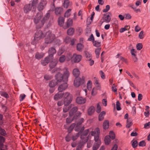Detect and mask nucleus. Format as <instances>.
<instances>
[{
    "label": "nucleus",
    "instance_id": "1",
    "mask_svg": "<svg viewBox=\"0 0 150 150\" xmlns=\"http://www.w3.org/2000/svg\"><path fill=\"white\" fill-rule=\"evenodd\" d=\"M55 71L58 72L55 76L57 81L60 82L63 81L64 82L60 85L58 88V91L62 92L66 89L68 87V86L67 82L68 81L70 73L68 69L66 67L64 68L62 70L63 73V75L59 72L61 71L59 68L54 69V70L52 71V73L55 72Z\"/></svg>",
    "mask_w": 150,
    "mask_h": 150
},
{
    "label": "nucleus",
    "instance_id": "2",
    "mask_svg": "<svg viewBox=\"0 0 150 150\" xmlns=\"http://www.w3.org/2000/svg\"><path fill=\"white\" fill-rule=\"evenodd\" d=\"M100 133V130L99 128L96 127L95 129L93 127L84 130L81 135L80 138L83 139L85 138L84 142H86L88 139L91 138V137L90 136V134L91 136H94V140L95 138L99 139Z\"/></svg>",
    "mask_w": 150,
    "mask_h": 150
},
{
    "label": "nucleus",
    "instance_id": "3",
    "mask_svg": "<svg viewBox=\"0 0 150 150\" xmlns=\"http://www.w3.org/2000/svg\"><path fill=\"white\" fill-rule=\"evenodd\" d=\"M50 13H47L46 14V17L44 18H42V15L41 13H38L35 16L34 19V22L35 24H38L39 28H40L43 25L45 20H47L50 16Z\"/></svg>",
    "mask_w": 150,
    "mask_h": 150
},
{
    "label": "nucleus",
    "instance_id": "4",
    "mask_svg": "<svg viewBox=\"0 0 150 150\" xmlns=\"http://www.w3.org/2000/svg\"><path fill=\"white\" fill-rule=\"evenodd\" d=\"M65 98L64 103V106L63 109V111L66 112L68 111L70 108L68 105L70 104L72 100V96L69 93H66L64 95Z\"/></svg>",
    "mask_w": 150,
    "mask_h": 150
},
{
    "label": "nucleus",
    "instance_id": "5",
    "mask_svg": "<svg viewBox=\"0 0 150 150\" xmlns=\"http://www.w3.org/2000/svg\"><path fill=\"white\" fill-rule=\"evenodd\" d=\"M77 108L76 107H74L71 109L69 112V116L66 120L67 123H70L75 118V114L77 110Z\"/></svg>",
    "mask_w": 150,
    "mask_h": 150
},
{
    "label": "nucleus",
    "instance_id": "6",
    "mask_svg": "<svg viewBox=\"0 0 150 150\" xmlns=\"http://www.w3.org/2000/svg\"><path fill=\"white\" fill-rule=\"evenodd\" d=\"M45 37V43L47 44L51 43L55 38L54 35L50 31L46 33Z\"/></svg>",
    "mask_w": 150,
    "mask_h": 150
},
{
    "label": "nucleus",
    "instance_id": "7",
    "mask_svg": "<svg viewBox=\"0 0 150 150\" xmlns=\"http://www.w3.org/2000/svg\"><path fill=\"white\" fill-rule=\"evenodd\" d=\"M44 37V36L41 31H39L38 32H36L35 34L34 40V42H35V43H34L33 44L36 43L38 41Z\"/></svg>",
    "mask_w": 150,
    "mask_h": 150
},
{
    "label": "nucleus",
    "instance_id": "8",
    "mask_svg": "<svg viewBox=\"0 0 150 150\" xmlns=\"http://www.w3.org/2000/svg\"><path fill=\"white\" fill-rule=\"evenodd\" d=\"M82 58V57L81 55L74 54L72 56V62L78 63L81 61Z\"/></svg>",
    "mask_w": 150,
    "mask_h": 150
},
{
    "label": "nucleus",
    "instance_id": "9",
    "mask_svg": "<svg viewBox=\"0 0 150 150\" xmlns=\"http://www.w3.org/2000/svg\"><path fill=\"white\" fill-rule=\"evenodd\" d=\"M111 14V13L110 12H108L104 14L102 18V19L103 21H102V23H103L104 22H105L106 23H109L111 19L110 16Z\"/></svg>",
    "mask_w": 150,
    "mask_h": 150
},
{
    "label": "nucleus",
    "instance_id": "10",
    "mask_svg": "<svg viewBox=\"0 0 150 150\" xmlns=\"http://www.w3.org/2000/svg\"><path fill=\"white\" fill-rule=\"evenodd\" d=\"M94 140L95 142L92 147L93 150H97L101 144V140L96 138H95Z\"/></svg>",
    "mask_w": 150,
    "mask_h": 150
},
{
    "label": "nucleus",
    "instance_id": "11",
    "mask_svg": "<svg viewBox=\"0 0 150 150\" xmlns=\"http://www.w3.org/2000/svg\"><path fill=\"white\" fill-rule=\"evenodd\" d=\"M61 92L59 91L57 94H55L54 97V99L56 100H57L63 97L64 98V101L65 98L64 97V96L65 94L67 93H61Z\"/></svg>",
    "mask_w": 150,
    "mask_h": 150
},
{
    "label": "nucleus",
    "instance_id": "12",
    "mask_svg": "<svg viewBox=\"0 0 150 150\" xmlns=\"http://www.w3.org/2000/svg\"><path fill=\"white\" fill-rule=\"evenodd\" d=\"M46 4L47 1L45 0H42L38 7L39 11H40L43 10L46 6Z\"/></svg>",
    "mask_w": 150,
    "mask_h": 150
},
{
    "label": "nucleus",
    "instance_id": "13",
    "mask_svg": "<svg viewBox=\"0 0 150 150\" xmlns=\"http://www.w3.org/2000/svg\"><path fill=\"white\" fill-rule=\"evenodd\" d=\"M76 101L78 104H82L86 102V99L82 97H78L76 99Z\"/></svg>",
    "mask_w": 150,
    "mask_h": 150
},
{
    "label": "nucleus",
    "instance_id": "14",
    "mask_svg": "<svg viewBox=\"0 0 150 150\" xmlns=\"http://www.w3.org/2000/svg\"><path fill=\"white\" fill-rule=\"evenodd\" d=\"M48 52L49 54V57L51 58V59H52L53 55L56 53V50L54 48L52 47L49 49Z\"/></svg>",
    "mask_w": 150,
    "mask_h": 150
},
{
    "label": "nucleus",
    "instance_id": "15",
    "mask_svg": "<svg viewBox=\"0 0 150 150\" xmlns=\"http://www.w3.org/2000/svg\"><path fill=\"white\" fill-rule=\"evenodd\" d=\"M84 119L82 118L80 120L79 122L77 123L75 127V130L76 131H78L79 130L80 127V125L83 122Z\"/></svg>",
    "mask_w": 150,
    "mask_h": 150
},
{
    "label": "nucleus",
    "instance_id": "16",
    "mask_svg": "<svg viewBox=\"0 0 150 150\" xmlns=\"http://www.w3.org/2000/svg\"><path fill=\"white\" fill-rule=\"evenodd\" d=\"M72 73L73 75L77 78L79 75L80 71L78 69L75 68L73 71Z\"/></svg>",
    "mask_w": 150,
    "mask_h": 150
},
{
    "label": "nucleus",
    "instance_id": "17",
    "mask_svg": "<svg viewBox=\"0 0 150 150\" xmlns=\"http://www.w3.org/2000/svg\"><path fill=\"white\" fill-rule=\"evenodd\" d=\"M73 23V21L71 19L69 18L67 22V26H64L63 28L64 29H66L68 28L69 26L72 25Z\"/></svg>",
    "mask_w": 150,
    "mask_h": 150
},
{
    "label": "nucleus",
    "instance_id": "18",
    "mask_svg": "<svg viewBox=\"0 0 150 150\" xmlns=\"http://www.w3.org/2000/svg\"><path fill=\"white\" fill-rule=\"evenodd\" d=\"M109 125V122L108 120H105L103 124V128L105 129H107L108 128Z\"/></svg>",
    "mask_w": 150,
    "mask_h": 150
},
{
    "label": "nucleus",
    "instance_id": "19",
    "mask_svg": "<svg viewBox=\"0 0 150 150\" xmlns=\"http://www.w3.org/2000/svg\"><path fill=\"white\" fill-rule=\"evenodd\" d=\"M51 59H52L51 58L49 57H47L45 58L44 60H42L41 63L44 66L46 65Z\"/></svg>",
    "mask_w": 150,
    "mask_h": 150
},
{
    "label": "nucleus",
    "instance_id": "20",
    "mask_svg": "<svg viewBox=\"0 0 150 150\" xmlns=\"http://www.w3.org/2000/svg\"><path fill=\"white\" fill-rule=\"evenodd\" d=\"M81 140L80 142L79 145L77 146L76 149V150H81L82 149V146L86 142H84V139H81Z\"/></svg>",
    "mask_w": 150,
    "mask_h": 150
},
{
    "label": "nucleus",
    "instance_id": "21",
    "mask_svg": "<svg viewBox=\"0 0 150 150\" xmlns=\"http://www.w3.org/2000/svg\"><path fill=\"white\" fill-rule=\"evenodd\" d=\"M104 141L105 145H109L111 142V138L108 135L105 136L104 138Z\"/></svg>",
    "mask_w": 150,
    "mask_h": 150
},
{
    "label": "nucleus",
    "instance_id": "22",
    "mask_svg": "<svg viewBox=\"0 0 150 150\" xmlns=\"http://www.w3.org/2000/svg\"><path fill=\"white\" fill-rule=\"evenodd\" d=\"M64 21V18L62 17H59L58 20L59 25L62 26L63 25Z\"/></svg>",
    "mask_w": 150,
    "mask_h": 150
},
{
    "label": "nucleus",
    "instance_id": "23",
    "mask_svg": "<svg viewBox=\"0 0 150 150\" xmlns=\"http://www.w3.org/2000/svg\"><path fill=\"white\" fill-rule=\"evenodd\" d=\"M95 108L94 106H91L90 107L88 110V113L89 115H92L94 112Z\"/></svg>",
    "mask_w": 150,
    "mask_h": 150
},
{
    "label": "nucleus",
    "instance_id": "24",
    "mask_svg": "<svg viewBox=\"0 0 150 150\" xmlns=\"http://www.w3.org/2000/svg\"><path fill=\"white\" fill-rule=\"evenodd\" d=\"M72 54L70 52H68L66 54V57H65L66 60L67 61H69L70 60H71L72 62Z\"/></svg>",
    "mask_w": 150,
    "mask_h": 150
},
{
    "label": "nucleus",
    "instance_id": "25",
    "mask_svg": "<svg viewBox=\"0 0 150 150\" xmlns=\"http://www.w3.org/2000/svg\"><path fill=\"white\" fill-rule=\"evenodd\" d=\"M57 61L55 60L51 62L50 65V68L52 69L53 68H54L57 64Z\"/></svg>",
    "mask_w": 150,
    "mask_h": 150
},
{
    "label": "nucleus",
    "instance_id": "26",
    "mask_svg": "<svg viewBox=\"0 0 150 150\" xmlns=\"http://www.w3.org/2000/svg\"><path fill=\"white\" fill-rule=\"evenodd\" d=\"M105 114V111L102 112L99 114L98 117V119L100 121H102L104 119V116Z\"/></svg>",
    "mask_w": 150,
    "mask_h": 150
},
{
    "label": "nucleus",
    "instance_id": "27",
    "mask_svg": "<svg viewBox=\"0 0 150 150\" xmlns=\"http://www.w3.org/2000/svg\"><path fill=\"white\" fill-rule=\"evenodd\" d=\"M55 80H52L49 83V86L50 87H54L58 83Z\"/></svg>",
    "mask_w": 150,
    "mask_h": 150
},
{
    "label": "nucleus",
    "instance_id": "28",
    "mask_svg": "<svg viewBox=\"0 0 150 150\" xmlns=\"http://www.w3.org/2000/svg\"><path fill=\"white\" fill-rule=\"evenodd\" d=\"M63 11L62 8L61 7L57 8H55V13L56 15L60 14Z\"/></svg>",
    "mask_w": 150,
    "mask_h": 150
},
{
    "label": "nucleus",
    "instance_id": "29",
    "mask_svg": "<svg viewBox=\"0 0 150 150\" xmlns=\"http://www.w3.org/2000/svg\"><path fill=\"white\" fill-rule=\"evenodd\" d=\"M44 55V54L42 53H37L35 55V58L39 59L42 57Z\"/></svg>",
    "mask_w": 150,
    "mask_h": 150
},
{
    "label": "nucleus",
    "instance_id": "30",
    "mask_svg": "<svg viewBox=\"0 0 150 150\" xmlns=\"http://www.w3.org/2000/svg\"><path fill=\"white\" fill-rule=\"evenodd\" d=\"M0 134L4 136H6L7 134L6 131L4 129L0 127Z\"/></svg>",
    "mask_w": 150,
    "mask_h": 150
},
{
    "label": "nucleus",
    "instance_id": "31",
    "mask_svg": "<svg viewBox=\"0 0 150 150\" xmlns=\"http://www.w3.org/2000/svg\"><path fill=\"white\" fill-rule=\"evenodd\" d=\"M85 56L86 58V60H90L91 59H92V57L91 55L87 52H85Z\"/></svg>",
    "mask_w": 150,
    "mask_h": 150
},
{
    "label": "nucleus",
    "instance_id": "32",
    "mask_svg": "<svg viewBox=\"0 0 150 150\" xmlns=\"http://www.w3.org/2000/svg\"><path fill=\"white\" fill-rule=\"evenodd\" d=\"M74 32V29L73 28H69L67 31V34L69 35H71L73 34Z\"/></svg>",
    "mask_w": 150,
    "mask_h": 150
},
{
    "label": "nucleus",
    "instance_id": "33",
    "mask_svg": "<svg viewBox=\"0 0 150 150\" xmlns=\"http://www.w3.org/2000/svg\"><path fill=\"white\" fill-rule=\"evenodd\" d=\"M130 28V27L128 25H126L124 28H121L120 30V32L122 33L126 30H127Z\"/></svg>",
    "mask_w": 150,
    "mask_h": 150
},
{
    "label": "nucleus",
    "instance_id": "34",
    "mask_svg": "<svg viewBox=\"0 0 150 150\" xmlns=\"http://www.w3.org/2000/svg\"><path fill=\"white\" fill-rule=\"evenodd\" d=\"M74 85L76 87H78L81 85L77 78H76L74 80Z\"/></svg>",
    "mask_w": 150,
    "mask_h": 150
},
{
    "label": "nucleus",
    "instance_id": "35",
    "mask_svg": "<svg viewBox=\"0 0 150 150\" xmlns=\"http://www.w3.org/2000/svg\"><path fill=\"white\" fill-rule=\"evenodd\" d=\"M80 132H79L78 133L74 134L72 137V139L74 141L76 140L79 136Z\"/></svg>",
    "mask_w": 150,
    "mask_h": 150
},
{
    "label": "nucleus",
    "instance_id": "36",
    "mask_svg": "<svg viewBox=\"0 0 150 150\" xmlns=\"http://www.w3.org/2000/svg\"><path fill=\"white\" fill-rule=\"evenodd\" d=\"M83 47V45L81 43H78L77 45L76 48L77 49L78 51H81Z\"/></svg>",
    "mask_w": 150,
    "mask_h": 150
},
{
    "label": "nucleus",
    "instance_id": "37",
    "mask_svg": "<svg viewBox=\"0 0 150 150\" xmlns=\"http://www.w3.org/2000/svg\"><path fill=\"white\" fill-rule=\"evenodd\" d=\"M92 86V81L89 80L88 81L87 83V88L88 90H90Z\"/></svg>",
    "mask_w": 150,
    "mask_h": 150
},
{
    "label": "nucleus",
    "instance_id": "38",
    "mask_svg": "<svg viewBox=\"0 0 150 150\" xmlns=\"http://www.w3.org/2000/svg\"><path fill=\"white\" fill-rule=\"evenodd\" d=\"M101 48H98L96 49L95 50V53L96 54L97 58H98L100 55V52Z\"/></svg>",
    "mask_w": 150,
    "mask_h": 150
},
{
    "label": "nucleus",
    "instance_id": "39",
    "mask_svg": "<svg viewBox=\"0 0 150 150\" xmlns=\"http://www.w3.org/2000/svg\"><path fill=\"white\" fill-rule=\"evenodd\" d=\"M92 43L93 45L96 47H99L101 45L100 42L96 41H93Z\"/></svg>",
    "mask_w": 150,
    "mask_h": 150
},
{
    "label": "nucleus",
    "instance_id": "40",
    "mask_svg": "<svg viewBox=\"0 0 150 150\" xmlns=\"http://www.w3.org/2000/svg\"><path fill=\"white\" fill-rule=\"evenodd\" d=\"M71 9H69L67 10L64 14V16L67 17H69L71 14Z\"/></svg>",
    "mask_w": 150,
    "mask_h": 150
},
{
    "label": "nucleus",
    "instance_id": "41",
    "mask_svg": "<svg viewBox=\"0 0 150 150\" xmlns=\"http://www.w3.org/2000/svg\"><path fill=\"white\" fill-rule=\"evenodd\" d=\"M109 135H108L110 138L112 139H114L115 138V135L113 131H110L109 133Z\"/></svg>",
    "mask_w": 150,
    "mask_h": 150
},
{
    "label": "nucleus",
    "instance_id": "42",
    "mask_svg": "<svg viewBox=\"0 0 150 150\" xmlns=\"http://www.w3.org/2000/svg\"><path fill=\"white\" fill-rule=\"evenodd\" d=\"M77 79L81 85L84 83L85 80V77L84 76H82L81 78Z\"/></svg>",
    "mask_w": 150,
    "mask_h": 150
},
{
    "label": "nucleus",
    "instance_id": "43",
    "mask_svg": "<svg viewBox=\"0 0 150 150\" xmlns=\"http://www.w3.org/2000/svg\"><path fill=\"white\" fill-rule=\"evenodd\" d=\"M101 104L100 103H98L97 105V107L96 109V111L97 113H99L101 111V108L100 106Z\"/></svg>",
    "mask_w": 150,
    "mask_h": 150
},
{
    "label": "nucleus",
    "instance_id": "44",
    "mask_svg": "<svg viewBox=\"0 0 150 150\" xmlns=\"http://www.w3.org/2000/svg\"><path fill=\"white\" fill-rule=\"evenodd\" d=\"M97 93V89L96 88H93L91 92V95L92 96H94L96 95Z\"/></svg>",
    "mask_w": 150,
    "mask_h": 150
},
{
    "label": "nucleus",
    "instance_id": "45",
    "mask_svg": "<svg viewBox=\"0 0 150 150\" xmlns=\"http://www.w3.org/2000/svg\"><path fill=\"white\" fill-rule=\"evenodd\" d=\"M70 3L69 0H65L64 3V7L67 8L69 5Z\"/></svg>",
    "mask_w": 150,
    "mask_h": 150
},
{
    "label": "nucleus",
    "instance_id": "46",
    "mask_svg": "<svg viewBox=\"0 0 150 150\" xmlns=\"http://www.w3.org/2000/svg\"><path fill=\"white\" fill-rule=\"evenodd\" d=\"M31 6L30 5H27L25 6L24 11L25 12H27L31 10L30 8Z\"/></svg>",
    "mask_w": 150,
    "mask_h": 150
},
{
    "label": "nucleus",
    "instance_id": "47",
    "mask_svg": "<svg viewBox=\"0 0 150 150\" xmlns=\"http://www.w3.org/2000/svg\"><path fill=\"white\" fill-rule=\"evenodd\" d=\"M66 60L65 56L64 55H62L59 58V61L61 63H63Z\"/></svg>",
    "mask_w": 150,
    "mask_h": 150
},
{
    "label": "nucleus",
    "instance_id": "48",
    "mask_svg": "<svg viewBox=\"0 0 150 150\" xmlns=\"http://www.w3.org/2000/svg\"><path fill=\"white\" fill-rule=\"evenodd\" d=\"M1 95L4 97L7 98H9V96L6 92H2L1 93Z\"/></svg>",
    "mask_w": 150,
    "mask_h": 150
},
{
    "label": "nucleus",
    "instance_id": "49",
    "mask_svg": "<svg viewBox=\"0 0 150 150\" xmlns=\"http://www.w3.org/2000/svg\"><path fill=\"white\" fill-rule=\"evenodd\" d=\"M132 122L130 120L128 119L127 121V123L126 127H127L129 128L132 125Z\"/></svg>",
    "mask_w": 150,
    "mask_h": 150
},
{
    "label": "nucleus",
    "instance_id": "50",
    "mask_svg": "<svg viewBox=\"0 0 150 150\" xmlns=\"http://www.w3.org/2000/svg\"><path fill=\"white\" fill-rule=\"evenodd\" d=\"M132 145L133 148H135L137 146L138 142L137 140H133L132 141Z\"/></svg>",
    "mask_w": 150,
    "mask_h": 150
},
{
    "label": "nucleus",
    "instance_id": "51",
    "mask_svg": "<svg viewBox=\"0 0 150 150\" xmlns=\"http://www.w3.org/2000/svg\"><path fill=\"white\" fill-rule=\"evenodd\" d=\"M99 74L101 76V78L102 79H104L105 78V75L104 74V72L102 70H100L99 71Z\"/></svg>",
    "mask_w": 150,
    "mask_h": 150
},
{
    "label": "nucleus",
    "instance_id": "52",
    "mask_svg": "<svg viewBox=\"0 0 150 150\" xmlns=\"http://www.w3.org/2000/svg\"><path fill=\"white\" fill-rule=\"evenodd\" d=\"M121 54H117L116 56V58H119L120 59L122 60L123 61H125V59L123 57L121 56Z\"/></svg>",
    "mask_w": 150,
    "mask_h": 150
},
{
    "label": "nucleus",
    "instance_id": "53",
    "mask_svg": "<svg viewBox=\"0 0 150 150\" xmlns=\"http://www.w3.org/2000/svg\"><path fill=\"white\" fill-rule=\"evenodd\" d=\"M116 109L117 110H121V108L120 107V103L119 101H117L116 102Z\"/></svg>",
    "mask_w": 150,
    "mask_h": 150
},
{
    "label": "nucleus",
    "instance_id": "54",
    "mask_svg": "<svg viewBox=\"0 0 150 150\" xmlns=\"http://www.w3.org/2000/svg\"><path fill=\"white\" fill-rule=\"evenodd\" d=\"M116 86L115 85V84H113L112 87V91L115 92H117V89L116 88Z\"/></svg>",
    "mask_w": 150,
    "mask_h": 150
},
{
    "label": "nucleus",
    "instance_id": "55",
    "mask_svg": "<svg viewBox=\"0 0 150 150\" xmlns=\"http://www.w3.org/2000/svg\"><path fill=\"white\" fill-rule=\"evenodd\" d=\"M137 49L138 50H140L142 48V45L141 43H139L136 45Z\"/></svg>",
    "mask_w": 150,
    "mask_h": 150
},
{
    "label": "nucleus",
    "instance_id": "56",
    "mask_svg": "<svg viewBox=\"0 0 150 150\" xmlns=\"http://www.w3.org/2000/svg\"><path fill=\"white\" fill-rule=\"evenodd\" d=\"M70 40L71 39L70 37H67L64 39V41L66 43L68 44L70 42Z\"/></svg>",
    "mask_w": 150,
    "mask_h": 150
},
{
    "label": "nucleus",
    "instance_id": "57",
    "mask_svg": "<svg viewBox=\"0 0 150 150\" xmlns=\"http://www.w3.org/2000/svg\"><path fill=\"white\" fill-rule=\"evenodd\" d=\"M146 145V143L144 141H142L139 142V146L143 147Z\"/></svg>",
    "mask_w": 150,
    "mask_h": 150
},
{
    "label": "nucleus",
    "instance_id": "58",
    "mask_svg": "<svg viewBox=\"0 0 150 150\" xmlns=\"http://www.w3.org/2000/svg\"><path fill=\"white\" fill-rule=\"evenodd\" d=\"M110 9V6L109 5H107L106 6L105 8L103 10V12H106L108 11Z\"/></svg>",
    "mask_w": 150,
    "mask_h": 150
},
{
    "label": "nucleus",
    "instance_id": "59",
    "mask_svg": "<svg viewBox=\"0 0 150 150\" xmlns=\"http://www.w3.org/2000/svg\"><path fill=\"white\" fill-rule=\"evenodd\" d=\"M44 78L46 80H48L51 79L52 77L46 74L45 75Z\"/></svg>",
    "mask_w": 150,
    "mask_h": 150
},
{
    "label": "nucleus",
    "instance_id": "60",
    "mask_svg": "<svg viewBox=\"0 0 150 150\" xmlns=\"http://www.w3.org/2000/svg\"><path fill=\"white\" fill-rule=\"evenodd\" d=\"M144 32L143 31L140 32L139 33V37L140 39H142L144 38Z\"/></svg>",
    "mask_w": 150,
    "mask_h": 150
},
{
    "label": "nucleus",
    "instance_id": "61",
    "mask_svg": "<svg viewBox=\"0 0 150 150\" xmlns=\"http://www.w3.org/2000/svg\"><path fill=\"white\" fill-rule=\"evenodd\" d=\"M88 40L89 41H92V42L93 41L95 40L94 36L92 34L91 35L89 38L88 39Z\"/></svg>",
    "mask_w": 150,
    "mask_h": 150
},
{
    "label": "nucleus",
    "instance_id": "62",
    "mask_svg": "<svg viewBox=\"0 0 150 150\" xmlns=\"http://www.w3.org/2000/svg\"><path fill=\"white\" fill-rule=\"evenodd\" d=\"M76 125V124L74 123L72 124L69 127V128L68 130L69 131H71L74 127H75Z\"/></svg>",
    "mask_w": 150,
    "mask_h": 150
},
{
    "label": "nucleus",
    "instance_id": "63",
    "mask_svg": "<svg viewBox=\"0 0 150 150\" xmlns=\"http://www.w3.org/2000/svg\"><path fill=\"white\" fill-rule=\"evenodd\" d=\"M150 127V122L145 123L144 125V128L146 129L149 128Z\"/></svg>",
    "mask_w": 150,
    "mask_h": 150
},
{
    "label": "nucleus",
    "instance_id": "64",
    "mask_svg": "<svg viewBox=\"0 0 150 150\" xmlns=\"http://www.w3.org/2000/svg\"><path fill=\"white\" fill-rule=\"evenodd\" d=\"M65 139L66 141L67 142H69L70 141L71 139L69 134H68L67 135V136L65 137Z\"/></svg>",
    "mask_w": 150,
    "mask_h": 150
}]
</instances>
